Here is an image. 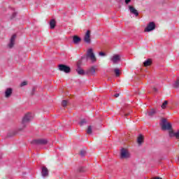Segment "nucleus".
<instances>
[{
  "mask_svg": "<svg viewBox=\"0 0 179 179\" xmlns=\"http://www.w3.org/2000/svg\"><path fill=\"white\" fill-rule=\"evenodd\" d=\"M34 117V116L32 113H28L25 114L22 122V124L23 125V127H26V125L29 124V122H30V121H31V120H33Z\"/></svg>",
  "mask_w": 179,
  "mask_h": 179,
  "instance_id": "nucleus-1",
  "label": "nucleus"
},
{
  "mask_svg": "<svg viewBox=\"0 0 179 179\" xmlns=\"http://www.w3.org/2000/svg\"><path fill=\"white\" fill-rule=\"evenodd\" d=\"M162 129L163 131H170L171 129V124L167 122V120L163 118L161 122Z\"/></svg>",
  "mask_w": 179,
  "mask_h": 179,
  "instance_id": "nucleus-2",
  "label": "nucleus"
},
{
  "mask_svg": "<svg viewBox=\"0 0 179 179\" xmlns=\"http://www.w3.org/2000/svg\"><path fill=\"white\" fill-rule=\"evenodd\" d=\"M120 157L121 159H129L131 154L126 148H122L120 150Z\"/></svg>",
  "mask_w": 179,
  "mask_h": 179,
  "instance_id": "nucleus-3",
  "label": "nucleus"
},
{
  "mask_svg": "<svg viewBox=\"0 0 179 179\" xmlns=\"http://www.w3.org/2000/svg\"><path fill=\"white\" fill-rule=\"evenodd\" d=\"M87 57L90 58L92 62H96L97 59H96V56H94V53H93V49L90 48L87 51Z\"/></svg>",
  "mask_w": 179,
  "mask_h": 179,
  "instance_id": "nucleus-4",
  "label": "nucleus"
},
{
  "mask_svg": "<svg viewBox=\"0 0 179 179\" xmlns=\"http://www.w3.org/2000/svg\"><path fill=\"white\" fill-rule=\"evenodd\" d=\"M58 68L59 71L65 72V73H69L71 72V68L65 64H59Z\"/></svg>",
  "mask_w": 179,
  "mask_h": 179,
  "instance_id": "nucleus-5",
  "label": "nucleus"
},
{
  "mask_svg": "<svg viewBox=\"0 0 179 179\" xmlns=\"http://www.w3.org/2000/svg\"><path fill=\"white\" fill-rule=\"evenodd\" d=\"M155 29H156V24H155L153 22H151L145 28L144 31L149 32L155 30Z\"/></svg>",
  "mask_w": 179,
  "mask_h": 179,
  "instance_id": "nucleus-6",
  "label": "nucleus"
},
{
  "mask_svg": "<svg viewBox=\"0 0 179 179\" xmlns=\"http://www.w3.org/2000/svg\"><path fill=\"white\" fill-rule=\"evenodd\" d=\"M110 60L113 64H117L121 61V56L120 55H114L110 57Z\"/></svg>",
  "mask_w": 179,
  "mask_h": 179,
  "instance_id": "nucleus-7",
  "label": "nucleus"
},
{
  "mask_svg": "<svg viewBox=\"0 0 179 179\" xmlns=\"http://www.w3.org/2000/svg\"><path fill=\"white\" fill-rule=\"evenodd\" d=\"M34 145H47L48 141L44 138L36 139L32 141Z\"/></svg>",
  "mask_w": 179,
  "mask_h": 179,
  "instance_id": "nucleus-8",
  "label": "nucleus"
},
{
  "mask_svg": "<svg viewBox=\"0 0 179 179\" xmlns=\"http://www.w3.org/2000/svg\"><path fill=\"white\" fill-rule=\"evenodd\" d=\"M157 113V108H151L150 110H147L145 114H147L148 117H153V115H155Z\"/></svg>",
  "mask_w": 179,
  "mask_h": 179,
  "instance_id": "nucleus-9",
  "label": "nucleus"
},
{
  "mask_svg": "<svg viewBox=\"0 0 179 179\" xmlns=\"http://www.w3.org/2000/svg\"><path fill=\"white\" fill-rule=\"evenodd\" d=\"M84 41L87 44H90L91 39H90V30H87L85 36H84Z\"/></svg>",
  "mask_w": 179,
  "mask_h": 179,
  "instance_id": "nucleus-10",
  "label": "nucleus"
},
{
  "mask_svg": "<svg viewBox=\"0 0 179 179\" xmlns=\"http://www.w3.org/2000/svg\"><path fill=\"white\" fill-rule=\"evenodd\" d=\"M96 71H97V68H96V66H92L87 70V74L94 75V73H96Z\"/></svg>",
  "mask_w": 179,
  "mask_h": 179,
  "instance_id": "nucleus-11",
  "label": "nucleus"
},
{
  "mask_svg": "<svg viewBox=\"0 0 179 179\" xmlns=\"http://www.w3.org/2000/svg\"><path fill=\"white\" fill-rule=\"evenodd\" d=\"M15 40H16V34H13L11 36L10 43L8 44L9 48H12L15 45Z\"/></svg>",
  "mask_w": 179,
  "mask_h": 179,
  "instance_id": "nucleus-12",
  "label": "nucleus"
},
{
  "mask_svg": "<svg viewBox=\"0 0 179 179\" xmlns=\"http://www.w3.org/2000/svg\"><path fill=\"white\" fill-rule=\"evenodd\" d=\"M129 11L133 14L135 15V16H139V13H138V10L134 8V6H129Z\"/></svg>",
  "mask_w": 179,
  "mask_h": 179,
  "instance_id": "nucleus-13",
  "label": "nucleus"
},
{
  "mask_svg": "<svg viewBox=\"0 0 179 179\" xmlns=\"http://www.w3.org/2000/svg\"><path fill=\"white\" fill-rule=\"evenodd\" d=\"M78 69H76V72L78 73V75H85V71L82 69H80V62L77 63Z\"/></svg>",
  "mask_w": 179,
  "mask_h": 179,
  "instance_id": "nucleus-14",
  "label": "nucleus"
},
{
  "mask_svg": "<svg viewBox=\"0 0 179 179\" xmlns=\"http://www.w3.org/2000/svg\"><path fill=\"white\" fill-rule=\"evenodd\" d=\"M169 136L171 137L175 136L176 139H179V130H178L177 132H174L173 130H170Z\"/></svg>",
  "mask_w": 179,
  "mask_h": 179,
  "instance_id": "nucleus-15",
  "label": "nucleus"
},
{
  "mask_svg": "<svg viewBox=\"0 0 179 179\" xmlns=\"http://www.w3.org/2000/svg\"><path fill=\"white\" fill-rule=\"evenodd\" d=\"M48 169L45 166H42V171H41V174L43 177H48Z\"/></svg>",
  "mask_w": 179,
  "mask_h": 179,
  "instance_id": "nucleus-16",
  "label": "nucleus"
},
{
  "mask_svg": "<svg viewBox=\"0 0 179 179\" xmlns=\"http://www.w3.org/2000/svg\"><path fill=\"white\" fill-rule=\"evenodd\" d=\"M11 95H12V88H7L5 92V97L8 99L10 97Z\"/></svg>",
  "mask_w": 179,
  "mask_h": 179,
  "instance_id": "nucleus-17",
  "label": "nucleus"
},
{
  "mask_svg": "<svg viewBox=\"0 0 179 179\" xmlns=\"http://www.w3.org/2000/svg\"><path fill=\"white\" fill-rule=\"evenodd\" d=\"M143 141H144V138H143V136H142L141 134H140L138 138H137V143L139 146H141V145L143 144Z\"/></svg>",
  "mask_w": 179,
  "mask_h": 179,
  "instance_id": "nucleus-18",
  "label": "nucleus"
},
{
  "mask_svg": "<svg viewBox=\"0 0 179 179\" xmlns=\"http://www.w3.org/2000/svg\"><path fill=\"white\" fill-rule=\"evenodd\" d=\"M81 40L82 39L78 36H74L73 37V41L74 44H79V43H80Z\"/></svg>",
  "mask_w": 179,
  "mask_h": 179,
  "instance_id": "nucleus-19",
  "label": "nucleus"
},
{
  "mask_svg": "<svg viewBox=\"0 0 179 179\" xmlns=\"http://www.w3.org/2000/svg\"><path fill=\"white\" fill-rule=\"evenodd\" d=\"M150 65H152V60L150 59H148L143 62L144 66H150Z\"/></svg>",
  "mask_w": 179,
  "mask_h": 179,
  "instance_id": "nucleus-20",
  "label": "nucleus"
},
{
  "mask_svg": "<svg viewBox=\"0 0 179 179\" xmlns=\"http://www.w3.org/2000/svg\"><path fill=\"white\" fill-rule=\"evenodd\" d=\"M57 24V22H55V20H51L50 22V29H55V26Z\"/></svg>",
  "mask_w": 179,
  "mask_h": 179,
  "instance_id": "nucleus-21",
  "label": "nucleus"
},
{
  "mask_svg": "<svg viewBox=\"0 0 179 179\" xmlns=\"http://www.w3.org/2000/svg\"><path fill=\"white\" fill-rule=\"evenodd\" d=\"M168 104H169V101H164L162 105L161 106L163 110L166 109Z\"/></svg>",
  "mask_w": 179,
  "mask_h": 179,
  "instance_id": "nucleus-22",
  "label": "nucleus"
},
{
  "mask_svg": "<svg viewBox=\"0 0 179 179\" xmlns=\"http://www.w3.org/2000/svg\"><path fill=\"white\" fill-rule=\"evenodd\" d=\"M92 132H93V129H92V126H89L87 129V134H88V135H91Z\"/></svg>",
  "mask_w": 179,
  "mask_h": 179,
  "instance_id": "nucleus-23",
  "label": "nucleus"
},
{
  "mask_svg": "<svg viewBox=\"0 0 179 179\" xmlns=\"http://www.w3.org/2000/svg\"><path fill=\"white\" fill-rule=\"evenodd\" d=\"M114 72L115 73V76H117V78H118V76H120V69H115Z\"/></svg>",
  "mask_w": 179,
  "mask_h": 179,
  "instance_id": "nucleus-24",
  "label": "nucleus"
},
{
  "mask_svg": "<svg viewBox=\"0 0 179 179\" xmlns=\"http://www.w3.org/2000/svg\"><path fill=\"white\" fill-rule=\"evenodd\" d=\"M173 87H179V78H177L175 83H173Z\"/></svg>",
  "mask_w": 179,
  "mask_h": 179,
  "instance_id": "nucleus-25",
  "label": "nucleus"
},
{
  "mask_svg": "<svg viewBox=\"0 0 179 179\" xmlns=\"http://www.w3.org/2000/svg\"><path fill=\"white\" fill-rule=\"evenodd\" d=\"M62 107H66V106H68V101H66V100L62 101Z\"/></svg>",
  "mask_w": 179,
  "mask_h": 179,
  "instance_id": "nucleus-26",
  "label": "nucleus"
},
{
  "mask_svg": "<svg viewBox=\"0 0 179 179\" xmlns=\"http://www.w3.org/2000/svg\"><path fill=\"white\" fill-rule=\"evenodd\" d=\"M85 124H86V120H85V119H83V120L80 122V123H79V124L80 125V127L85 125Z\"/></svg>",
  "mask_w": 179,
  "mask_h": 179,
  "instance_id": "nucleus-27",
  "label": "nucleus"
},
{
  "mask_svg": "<svg viewBox=\"0 0 179 179\" xmlns=\"http://www.w3.org/2000/svg\"><path fill=\"white\" fill-rule=\"evenodd\" d=\"M27 85V82L23 81L22 83H21L20 86L21 87H23V86H26Z\"/></svg>",
  "mask_w": 179,
  "mask_h": 179,
  "instance_id": "nucleus-28",
  "label": "nucleus"
},
{
  "mask_svg": "<svg viewBox=\"0 0 179 179\" xmlns=\"http://www.w3.org/2000/svg\"><path fill=\"white\" fill-rule=\"evenodd\" d=\"M17 13H16V12H13V15H12V16H11V19H15V17H16V15H17Z\"/></svg>",
  "mask_w": 179,
  "mask_h": 179,
  "instance_id": "nucleus-29",
  "label": "nucleus"
},
{
  "mask_svg": "<svg viewBox=\"0 0 179 179\" xmlns=\"http://www.w3.org/2000/svg\"><path fill=\"white\" fill-rule=\"evenodd\" d=\"M80 156H85L86 155V151L85 150H81L80 152Z\"/></svg>",
  "mask_w": 179,
  "mask_h": 179,
  "instance_id": "nucleus-30",
  "label": "nucleus"
},
{
  "mask_svg": "<svg viewBox=\"0 0 179 179\" xmlns=\"http://www.w3.org/2000/svg\"><path fill=\"white\" fill-rule=\"evenodd\" d=\"M99 55H100V57H106V54L104 53V52H100L99 53Z\"/></svg>",
  "mask_w": 179,
  "mask_h": 179,
  "instance_id": "nucleus-31",
  "label": "nucleus"
},
{
  "mask_svg": "<svg viewBox=\"0 0 179 179\" xmlns=\"http://www.w3.org/2000/svg\"><path fill=\"white\" fill-rule=\"evenodd\" d=\"M37 88L36 87H34L33 89H32V92L34 93V92H36V90Z\"/></svg>",
  "mask_w": 179,
  "mask_h": 179,
  "instance_id": "nucleus-32",
  "label": "nucleus"
},
{
  "mask_svg": "<svg viewBox=\"0 0 179 179\" xmlns=\"http://www.w3.org/2000/svg\"><path fill=\"white\" fill-rule=\"evenodd\" d=\"M129 2H131V0H125V3H126L127 4L129 3Z\"/></svg>",
  "mask_w": 179,
  "mask_h": 179,
  "instance_id": "nucleus-33",
  "label": "nucleus"
},
{
  "mask_svg": "<svg viewBox=\"0 0 179 179\" xmlns=\"http://www.w3.org/2000/svg\"><path fill=\"white\" fill-rule=\"evenodd\" d=\"M120 96V94H115V97H119Z\"/></svg>",
  "mask_w": 179,
  "mask_h": 179,
  "instance_id": "nucleus-34",
  "label": "nucleus"
},
{
  "mask_svg": "<svg viewBox=\"0 0 179 179\" xmlns=\"http://www.w3.org/2000/svg\"><path fill=\"white\" fill-rule=\"evenodd\" d=\"M131 113H126L124 114V117H128V115H130Z\"/></svg>",
  "mask_w": 179,
  "mask_h": 179,
  "instance_id": "nucleus-35",
  "label": "nucleus"
},
{
  "mask_svg": "<svg viewBox=\"0 0 179 179\" xmlns=\"http://www.w3.org/2000/svg\"><path fill=\"white\" fill-rule=\"evenodd\" d=\"M154 92H157V90L156 88H154Z\"/></svg>",
  "mask_w": 179,
  "mask_h": 179,
  "instance_id": "nucleus-36",
  "label": "nucleus"
}]
</instances>
